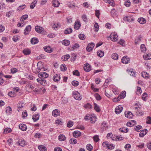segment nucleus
<instances>
[{
    "label": "nucleus",
    "instance_id": "nucleus-1",
    "mask_svg": "<svg viewBox=\"0 0 151 151\" xmlns=\"http://www.w3.org/2000/svg\"><path fill=\"white\" fill-rule=\"evenodd\" d=\"M39 78L37 79V81L40 84L44 85L46 83V81L45 78L48 77V75L45 72H42L38 74Z\"/></svg>",
    "mask_w": 151,
    "mask_h": 151
},
{
    "label": "nucleus",
    "instance_id": "nucleus-2",
    "mask_svg": "<svg viewBox=\"0 0 151 151\" xmlns=\"http://www.w3.org/2000/svg\"><path fill=\"white\" fill-rule=\"evenodd\" d=\"M73 96L74 98L77 100H80L81 99L82 97L80 93L78 91H74L73 92Z\"/></svg>",
    "mask_w": 151,
    "mask_h": 151
},
{
    "label": "nucleus",
    "instance_id": "nucleus-3",
    "mask_svg": "<svg viewBox=\"0 0 151 151\" xmlns=\"http://www.w3.org/2000/svg\"><path fill=\"white\" fill-rule=\"evenodd\" d=\"M110 38L113 41H117L118 40V36L115 33H112L110 35Z\"/></svg>",
    "mask_w": 151,
    "mask_h": 151
},
{
    "label": "nucleus",
    "instance_id": "nucleus-4",
    "mask_svg": "<svg viewBox=\"0 0 151 151\" xmlns=\"http://www.w3.org/2000/svg\"><path fill=\"white\" fill-rule=\"evenodd\" d=\"M95 44L93 43L89 44L86 47V50L88 52L91 51L93 48Z\"/></svg>",
    "mask_w": 151,
    "mask_h": 151
},
{
    "label": "nucleus",
    "instance_id": "nucleus-5",
    "mask_svg": "<svg viewBox=\"0 0 151 151\" xmlns=\"http://www.w3.org/2000/svg\"><path fill=\"white\" fill-rule=\"evenodd\" d=\"M123 107L119 105L117 106L115 109V112L116 114H120L122 111Z\"/></svg>",
    "mask_w": 151,
    "mask_h": 151
},
{
    "label": "nucleus",
    "instance_id": "nucleus-6",
    "mask_svg": "<svg viewBox=\"0 0 151 151\" xmlns=\"http://www.w3.org/2000/svg\"><path fill=\"white\" fill-rule=\"evenodd\" d=\"M31 26L30 25H28L27 26L24 31V34L27 35L29 34V32L31 31Z\"/></svg>",
    "mask_w": 151,
    "mask_h": 151
},
{
    "label": "nucleus",
    "instance_id": "nucleus-7",
    "mask_svg": "<svg viewBox=\"0 0 151 151\" xmlns=\"http://www.w3.org/2000/svg\"><path fill=\"white\" fill-rule=\"evenodd\" d=\"M35 87V85L34 84H31L29 83H28L26 84V87L27 88L29 89V90H32Z\"/></svg>",
    "mask_w": 151,
    "mask_h": 151
},
{
    "label": "nucleus",
    "instance_id": "nucleus-8",
    "mask_svg": "<svg viewBox=\"0 0 151 151\" xmlns=\"http://www.w3.org/2000/svg\"><path fill=\"white\" fill-rule=\"evenodd\" d=\"M91 66L88 64L87 63L84 66V70L86 72L89 71L91 69Z\"/></svg>",
    "mask_w": 151,
    "mask_h": 151
},
{
    "label": "nucleus",
    "instance_id": "nucleus-9",
    "mask_svg": "<svg viewBox=\"0 0 151 151\" xmlns=\"http://www.w3.org/2000/svg\"><path fill=\"white\" fill-rule=\"evenodd\" d=\"M81 26V23L79 21L77 20L75 22L74 25V28L76 29H78Z\"/></svg>",
    "mask_w": 151,
    "mask_h": 151
},
{
    "label": "nucleus",
    "instance_id": "nucleus-10",
    "mask_svg": "<svg viewBox=\"0 0 151 151\" xmlns=\"http://www.w3.org/2000/svg\"><path fill=\"white\" fill-rule=\"evenodd\" d=\"M35 30L38 33H42L44 29L43 28L39 26H36L35 27Z\"/></svg>",
    "mask_w": 151,
    "mask_h": 151
},
{
    "label": "nucleus",
    "instance_id": "nucleus-11",
    "mask_svg": "<svg viewBox=\"0 0 151 151\" xmlns=\"http://www.w3.org/2000/svg\"><path fill=\"white\" fill-rule=\"evenodd\" d=\"M129 60V58L127 56H124L122 59V62L125 64L128 63Z\"/></svg>",
    "mask_w": 151,
    "mask_h": 151
},
{
    "label": "nucleus",
    "instance_id": "nucleus-12",
    "mask_svg": "<svg viewBox=\"0 0 151 151\" xmlns=\"http://www.w3.org/2000/svg\"><path fill=\"white\" fill-rule=\"evenodd\" d=\"M19 128L22 131H26L27 129V127L26 125L23 124H21L19 125Z\"/></svg>",
    "mask_w": 151,
    "mask_h": 151
},
{
    "label": "nucleus",
    "instance_id": "nucleus-13",
    "mask_svg": "<svg viewBox=\"0 0 151 151\" xmlns=\"http://www.w3.org/2000/svg\"><path fill=\"white\" fill-rule=\"evenodd\" d=\"M60 79V76L59 75L56 74L54 75V76L53 78V81L56 82L58 81Z\"/></svg>",
    "mask_w": 151,
    "mask_h": 151
},
{
    "label": "nucleus",
    "instance_id": "nucleus-14",
    "mask_svg": "<svg viewBox=\"0 0 151 151\" xmlns=\"http://www.w3.org/2000/svg\"><path fill=\"white\" fill-rule=\"evenodd\" d=\"M26 141L24 140H23L20 141L19 140L17 142V143L19 145L22 147L24 146L25 145H26Z\"/></svg>",
    "mask_w": 151,
    "mask_h": 151
},
{
    "label": "nucleus",
    "instance_id": "nucleus-15",
    "mask_svg": "<svg viewBox=\"0 0 151 151\" xmlns=\"http://www.w3.org/2000/svg\"><path fill=\"white\" fill-rule=\"evenodd\" d=\"M143 58L146 60H150L151 59V54L150 53L146 54L143 55Z\"/></svg>",
    "mask_w": 151,
    "mask_h": 151
},
{
    "label": "nucleus",
    "instance_id": "nucleus-16",
    "mask_svg": "<svg viewBox=\"0 0 151 151\" xmlns=\"http://www.w3.org/2000/svg\"><path fill=\"white\" fill-rule=\"evenodd\" d=\"M73 135L75 137H77L81 136V133L79 131H76L73 132Z\"/></svg>",
    "mask_w": 151,
    "mask_h": 151
},
{
    "label": "nucleus",
    "instance_id": "nucleus-17",
    "mask_svg": "<svg viewBox=\"0 0 151 151\" xmlns=\"http://www.w3.org/2000/svg\"><path fill=\"white\" fill-rule=\"evenodd\" d=\"M59 111L58 109L53 110L52 112V115L54 116H57L60 114Z\"/></svg>",
    "mask_w": 151,
    "mask_h": 151
},
{
    "label": "nucleus",
    "instance_id": "nucleus-18",
    "mask_svg": "<svg viewBox=\"0 0 151 151\" xmlns=\"http://www.w3.org/2000/svg\"><path fill=\"white\" fill-rule=\"evenodd\" d=\"M147 132V130L146 129H145L140 133L139 136L141 137H143L145 135Z\"/></svg>",
    "mask_w": 151,
    "mask_h": 151
},
{
    "label": "nucleus",
    "instance_id": "nucleus-19",
    "mask_svg": "<svg viewBox=\"0 0 151 151\" xmlns=\"http://www.w3.org/2000/svg\"><path fill=\"white\" fill-rule=\"evenodd\" d=\"M44 49L46 52L48 53H51L52 52L51 48L49 46L45 47Z\"/></svg>",
    "mask_w": 151,
    "mask_h": 151
},
{
    "label": "nucleus",
    "instance_id": "nucleus-20",
    "mask_svg": "<svg viewBox=\"0 0 151 151\" xmlns=\"http://www.w3.org/2000/svg\"><path fill=\"white\" fill-rule=\"evenodd\" d=\"M138 21L141 24H144L146 22L145 19L142 17L139 18L138 20Z\"/></svg>",
    "mask_w": 151,
    "mask_h": 151
},
{
    "label": "nucleus",
    "instance_id": "nucleus-21",
    "mask_svg": "<svg viewBox=\"0 0 151 151\" xmlns=\"http://www.w3.org/2000/svg\"><path fill=\"white\" fill-rule=\"evenodd\" d=\"M39 115L38 114L34 115L32 116V119L34 122L37 121L39 119Z\"/></svg>",
    "mask_w": 151,
    "mask_h": 151
},
{
    "label": "nucleus",
    "instance_id": "nucleus-22",
    "mask_svg": "<svg viewBox=\"0 0 151 151\" xmlns=\"http://www.w3.org/2000/svg\"><path fill=\"white\" fill-rule=\"evenodd\" d=\"M94 109L97 112H99L101 111L99 106L95 103H94Z\"/></svg>",
    "mask_w": 151,
    "mask_h": 151
},
{
    "label": "nucleus",
    "instance_id": "nucleus-23",
    "mask_svg": "<svg viewBox=\"0 0 151 151\" xmlns=\"http://www.w3.org/2000/svg\"><path fill=\"white\" fill-rule=\"evenodd\" d=\"M52 4L55 7H58L60 4V3L58 0H54L52 1Z\"/></svg>",
    "mask_w": 151,
    "mask_h": 151
},
{
    "label": "nucleus",
    "instance_id": "nucleus-24",
    "mask_svg": "<svg viewBox=\"0 0 151 151\" xmlns=\"http://www.w3.org/2000/svg\"><path fill=\"white\" fill-rule=\"evenodd\" d=\"M125 116L128 118H132L133 117V115L132 113L131 112H127L126 114H125Z\"/></svg>",
    "mask_w": 151,
    "mask_h": 151
},
{
    "label": "nucleus",
    "instance_id": "nucleus-25",
    "mask_svg": "<svg viewBox=\"0 0 151 151\" xmlns=\"http://www.w3.org/2000/svg\"><path fill=\"white\" fill-rule=\"evenodd\" d=\"M38 40L37 38H33L31 40V42L33 44H35L38 42Z\"/></svg>",
    "mask_w": 151,
    "mask_h": 151
},
{
    "label": "nucleus",
    "instance_id": "nucleus-26",
    "mask_svg": "<svg viewBox=\"0 0 151 151\" xmlns=\"http://www.w3.org/2000/svg\"><path fill=\"white\" fill-rule=\"evenodd\" d=\"M96 119L95 116H91L90 120V121L92 123H94L96 121Z\"/></svg>",
    "mask_w": 151,
    "mask_h": 151
},
{
    "label": "nucleus",
    "instance_id": "nucleus-27",
    "mask_svg": "<svg viewBox=\"0 0 151 151\" xmlns=\"http://www.w3.org/2000/svg\"><path fill=\"white\" fill-rule=\"evenodd\" d=\"M58 139L60 141H63L65 139V137L64 135L61 134L59 136Z\"/></svg>",
    "mask_w": 151,
    "mask_h": 151
},
{
    "label": "nucleus",
    "instance_id": "nucleus-28",
    "mask_svg": "<svg viewBox=\"0 0 151 151\" xmlns=\"http://www.w3.org/2000/svg\"><path fill=\"white\" fill-rule=\"evenodd\" d=\"M84 107L87 109H92V106L91 104L87 103L84 106Z\"/></svg>",
    "mask_w": 151,
    "mask_h": 151
},
{
    "label": "nucleus",
    "instance_id": "nucleus-29",
    "mask_svg": "<svg viewBox=\"0 0 151 151\" xmlns=\"http://www.w3.org/2000/svg\"><path fill=\"white\" fill-rule=\"evenodd\" d=\"M62 43L65 45L68 46L70 44V41L68 40H64L62 41Z\"/></svg>",
    "mask_w": 151,
    "mask_h": 151
},
{
    "label": "nucleus",
    "instance_id": "nucleus-30",
    "mask_svg": "<svg viewBox=\"0 0 151 151\" xmlns=\"http://www.w3.org/2000/svg\"><path fill=\"white\" fill-rule=\"evenodd\" d=\"M37 2V1L35 0L33 2H32L31 4L30 5V7L31 9H32L34 8V7L35 6Z\"/></svg>",
    "mask_w": 151,
    "mask_h": 151
},
{
    "label": "nucleus",
    "instance_id": "nucleus-31",
    "mask_svg": "<svg viewBox=\"0 0 151 151\" xmlns=\"http://www.w3.org/2000/svg\"><path fill=\"white\" fill-rule=\"evenodd\" d=\"M38 148L39 150L41 151H45L46 150V147L42 145L39 146Z\"/></svg>",
    "mask_w": 151,
    "mask_h": 151
},
{
    "label": "nucleus",
    "instance_id": "nucleus-32",
    "mask_svg": "<svg viewBox=\"0 0 151 151\" xmlns=\"http://www.w3.org/2000/svg\"><path fill=\"white\" fill-rule=\"evenodd\" d=\"M119 130L122 132H128L129 129L127 128H125L123 127L119 129Z\"/></svg>",
    "mask_w": 151,
    "mask_h": 151
},
{
    "label": "nucleus",
    "instance_id": "nucleus-33",
    "mask_svg": "<svg viewBox=\"0 0 151 151\" xmlns=\"http://www.w3.org/2000/svg\"><path fill=\"white\" fill-rule=\"evenodd\" d=\"M23 52L25 55H28L31 53V51L29 49H25L23 50Z\"/></svg>",
    "mask_w": 151,
    "mask_h": 151
},
{
    "label": "nucleus",
    "instance_id": "nucleus-34",
    "mask_svg": "<svg viewBox=\"0 0 151 151\" xmlns=\"http://www.w3.org/2000/svg\"><path fill=\"white\" fill-rule=\"evenodd\" d=\"M134 129L137 132L141 131L142 129V127L140 125L137 126L134 128Z\"/></svg>",
    "mask_w": 151,
    "mask_h": 151
},
{
    "label": "nucleus",
    "instance_id": "nucleus-35",
    "mask_svg": "<svg viewBox=\"0 0 151 151\" xmlns=\"http://www.w3.org/2000/svg\"><path fill=\"white\" fill-rule=\"evenodd\" d=\"M116 10L114 9H113L111 10V15L113 17H114L116 16Z\"/></svg>",
    "mask_w": 151,
    "mask_h": 151
},
{
    "label": "nucleus",
    "instance_id": "nucleus-36",
    "mask_svg": "<svg viewBox=\"0 0 151 151\" xmlns=\"http://www.w3.org/2000/svg\"><path fill=\"white\" fill-rule=\"evenodd\" d=\"M127 71L128 72V73L130 74L131 76L135 77V73L134 72H133L132 69H130L129 70V71L128 70V69H127Z\"/></svg>",
    "mask_w": 151,
    "mask_h": 151
},
{
    "label": "nucleus",
    "instance_id": "nucleus-37",
    "mask_svg": "<svg viewBox=\"0 0 151 151\" xmlns=\"http://www.w3.org/2000/svg\"><path fill=\"white\" fill-rule=\"evenodd\" d=\"M94 29L96 32H97L99 30V26L97 23H96L94 25Z\"/></svg>",
    "mask_w": 151,
    "mask_h": 151
},
{
    "label": "nucleus",
    "instance_id": "nucleus-38",
    "mask_svg": "<svg viewBox=\"0 0 151 151\" xmlns=\"http://www.w3.org/2000/svg\"><path fill=\"white\" fill-rule=\"evenodd\" d=\"M111 58L114 60H116L118 59V55L116 53L113 54L111 55Z\"/></svg>",
    "mask_w": 151,
    "mask_h": 151
},
{
    "label": "nucleus",
    "instance_id": "nucleus-39",
    "mask_svg": "<svg viewBox=\"0 0 151 151\" xmlns=\"http://www.w3.org/2000/svg\"><path fill=\"white\" fill-rule=\"evenodd\" d=\"M97 55L99 57H101L104 55V52L101 51H99L97 52Z\"/></svg>",
    "mask_w": 151,
    "mask_h": 151
},
{
    "label": "nucleus",
    "instance_id": "nucleus-40",
    "mask_svg": "<svg viewBox=\"0 0 151 151\" xmlns=\"http://www.w3.org/2000/svg\"><path fill=\"white\" fill-rule=\"evenodd\" d=\"M72 30L71 28L67 29L64 31V33L65 34H69L72 32Z\"/></svg>",
    "mask_w": 151,
    "mask_h": 151
},
{
    "label": "nucleus",
    "instance_id": "nucleus-41",
    "mask_svg": "<svg viewBox=\"0 0 151 151\" xmlns=\"http://www.w3.org/2000/svg\"><path fill=\"white\" fill-rule=\"evenodd\" d=\"M69 142L71 144H74L76 143L77 140L75 139H70Z\"/></svg>",
    "mask_w": 151,
    "mask_h": 151
},
{
    "label": "nucleus",
    "instance_id": "nucleus-42",
    "mask_svg": "<svg viewBox=\"0 0 151 151\" xmlns=\"http://www.w3.org/2000/svg\"><path fill=\"white\" fill-rule=\"evenodd\" d=\"M60 69L61 70L65 71L67 69V67L65 65H62L60 66Z\"/></svg>",
    "mask_w": 151,
    "mask_h": 151
},
{
    "label": "nucleus",
    "instance_id": "nucleus-43",
    "mask_svg": "<svg viewBox=\"0 0 151 151\" xmlns=\"http://www.w3.org/2000/svg\"><path fill=\"white\" fill-rule=\"evenodd\" d=\"M70 58V56L69 55L67 54L62 57V59H63V60L65 61H66L68 60V59H69Z\"/></svg>",
    "mask_w": 151,
    "mask_h": 151
},
{
    "label": "nucleus",
    "instance_id": "nucleus-44",
    "mask_svg": "<svg viewBox=\"0 0 151 151\" xmlns=\"http://www.w3.org/2000/svg\"><path fill=\"white\" fill-rule=\"evenodd\" d=\"M26 7V5L25 4H23L22 5L19 6L17 8V10L19 11L23 10Z\"/></svg>",
    "mask_w": 151,
    "mask_h": 151
},
{
    "label": "nucleus",
    "instance_id": "nucleus-45",
    "mask_svg": "<svg viewBox=\"0 0 151 151\" xmlns=\"http://www.w3.org/2000/svg\"><path fill=\"white\" fill-rule=\"evenodd\" d=\"M141 51L144 52L146 50V48L145 45L144 44H142L140 47Z\"/></svg>",
    "mask_w": 151,
    "mask_h": 151
},
{
    "label": "nucleus",
    "instance_id": "nucleus-46",
    "mask_svg": "<svg viewBox=\"0 0 151 151\" xmlns=\"http://www.w3.org/2000/svg\"><path fill=\"white\" fill-rule=\"evenodd\" d=\"M12 131L11 129L9 128H5L4 131V133H9L10 132H11Z\"/></svg>",
    "mask_w": 151,
    "mask_h": 151
},
{
    "label": "nucleus",
    "instance_id": "nucleus-47",
    "mask_svg": "<svg viewBox=\"0 0 151 151\" xmlns=\"http://www.w3.org/2000/svg\"><path fill=\"white\" fill-rule=\"evenodd\" d=\"M142 92V91L141 88L139 87H137V91L136 92V93L137 95H139Z\"/></svg>",
    "mask_w": 151,
    "mask_h": 151
},
{
    "label": "nucleus",
    "instance_id": "nucleus-48",
    "mask_svg": "<svg viewBox=\"0 0 151 151\" xmlns=\"http://www.w3.org/2000/svg\"><path fill=\"white\" fill-rule=\"evenodd\" d=\"M28 17V16L27 14H25L22 16L20 20L21 21H22L26 19Z\"/></svg>",
    "mask_w": 151,
    "mask_h": 151
},
{
    "label": "nucleus",
    "instance_id": "nucleus-49",
    "mask_svg": "<svg viewBox=\"0 0 151 151\" xmlns=\"http://www.w3.org/2000/svg\"><path fill=\"white\" fill-rule=\"evenodd\" d=\"M147 96V94L146 93H144L142 95V99L145 101H146V98Z\"/></svg>",
    "mask_w": 151,
    "mask_h": 151
},
{
    "label": "nucleus",
    "instance_id": "nucleus-50",
    "mask_svg": "<svg viewBox=\"0 0 151 151\" xmlns=\"http://www.w3.org/2000/svg\"><path fill=\"white\" fill-rule=\"evenodd\" d=\"M86 148L88 150L91 151L93 149V147L90 144H88L86 146Z\"/></svg>",
    "mask_w": 151,
    "mask_h": 151
},
{
    "label": "nucleus",
    "instance_id": "nucleus-51",
    "mask_svg": "<svg viewBox=\"0 0 151 151\" xmlns=\"http://www.w3.org/2000/svg\"><path fill=\"white\" fill-rule=\"evenodd\" d=\"M72 84L75 86H77L78 85L79 83L77 81H74L72 82Z\"/></svg>",
    "mask_w": 151,
    "mask_h": 151
},
{
    "label": "nucleus",
    "instance_id": "nucleus-52",
    "mask_svg": "<svg viewBox=\"0 0 151 151\" xmlns=\"http://www.w3.org/2000/svg\"><path fill=\"white\" fill-rule=\"evenodd\" d=\"M79 38L82 40H84L85 39V36L83 34H80L78 36Z\"/></svg>",
    "mask_w": 151,
    "mask_h": 151
},
{
    "label": "nucleus",
    "instance_id": "nucleus-53",
    "mask_svg": "<svg viewBox=\"0 0 151 151\" xmlns=\"http://www.w3.org/2000/svg\"><path fill=\"white\" fill-rule=\"evenodd\" d=\"M124 19L126 20L128 22H131L134 20V19L132 18H131L130 17H126L124 18Z\"/></svg>",
    "mask_w": 151,
    "mask_h": 151
},
{
    "label": "nucleus",
    "instance_id": "nucleus-54",
    "mask_svg": "<svg viewBox=\"0 0 151 151\" xmlns=\"http://www.w3.org/2000/svg\"><path fill=\"white\" fill-rule=\"evenodd\" d=\"M73 122L70 121L67 124V126L68 127H70L73 126Z\"/></svg>",
    "mask_w": 151,
    "mask_h": 151
},
{
    "label": "nucleus",
    "instance_id": "nucleus-55",
    "mask_svg": "<svg viewBox=\"0 0 151 151\" xmlns=\"http://www.w3.org/2000/svg\"><path fill=\"white\" fill-rule=\"evenodd\" d=\"M73 75L79 76H80V73L77 70H75L73 72Z\"/></svg>",
    "mask_w": 151,
    "mask_h": 151
},
{
    "label": "nucleus",
    "instance_id": "nucleus-56",
    "mask_svg": "<svg viewBox=\"0 0 151 151\" xmlns=\"http://www.w3.org/2000/svg\"><path fill=\"white\" fill-rule=\"evenodd\" d=\"M45 56L43 54H41L37 57V59L38 60L41 59H45Z\"/></svg>",
    "mask_w": 151,
    "mask_h": 151
},
{
    "label": "nucleus",
    "instance_id": "nucleus-57",
    "mask_svg": "<svg viewBox=\"0 0 151 151\" xmlns=\"http://www.w3.org/2000/svg\"><path fill=\"white\" fill-rule=\"evenodd\" d=\"M116 140H119V141H121L122 140H123L124 139V138L120 136H117L116 137V138H115V139Z\"/></svg>",
    "mask_w": 151,
    "mask_h": 151
},
{
    "label": "nucleus",
    "instance_id": "nucleus-58",
    "mask_svg": "<svg viewBox=\"0 0 151 151\" xmlns=\"http://www.w3.org/2000/svg\"><path fill=\"white\" fill-rule=\"evenodd\" d=\"M142 76L144 78H148L149 77V75L147 74L146 72H144L143 73H142Z\"/></svg>",
    "mask_w": 151,
    "mask_h": 151
},
{
    "label": "nucleus",
    "instance_id": "nucleus-59",
    "mask_svg": "<svg viewBox=\"0 0 151 151\" xmlns=\"http://www.w3.org/2000/svg\"><path fill=\"white\" fill-rule=\"evenodd\" d=\"M93 139L94 141L97 142L99 140V137L98 135H95L93 137Z\"/></svg>",
    "mask_w": 151,
    "mask_h": 151
},
{
    "label": "nucleus",
    "instance_id": "nucleus-60",
    "mask_svg": "<svg viewBox=\"0 0 151 151\" xmlns=\"http://www.w3.org/2000/svg\"><path fill=\"white\" fill-rule=\"evenodd\" d=\"M147 121H146V123L148 124H151V118L149 116L147 117Z\"/></svg>",
    "mask_w": 151,
    "mask_h": 151
},
{
    "label": "nucleus",
    "instance_id": "nucleus-61",
    "mask_svg": "<svg viewBox=\"0 0 151 151\" xmlns=\"http://www.w3.org/2000/svg\"><path fill=\"white\" fill-rule=\"evenodd\" d=\"M60 24L59 23L55 24L53 25V28L54 29L56 30L57 28H58L59 27H60Z\"/></svg>",
    "mask_w": 151,
    "mask_h": 151
},
{
    "label": "nucleus",
    "instance_id": "nucleus-62",
    "mask_svg": "<svg viewBox=\"0 0 151 151\" xmlns=\"http://www.w3.org/2000/svg\"><path fill=\"white\" fill-rule=\"evenodd\" d=\"M95 96L97 100H101V97L97 93H96L95 94Z\"/></svg>",
    "mask_w": 151,
    "mask_h": 151
},
{
    "label": "nucleus",
    "instance_id": "nucleus-63",
    "mask_svg": "<svg viewBox=\"0 0 151 151\" xmlns=\"http://www.w3.org/2000/svg\"><path fill=\"white\" fill-rule=\"evenodd\" d=\"M109 144V142H105L103 143L102 145L104 147H108V146Z\"/></svg>",
    "mask_w": 151,
    "mask_h": 151
},
{
    "label": "nucleus",
    "instance_id": "nucleus-64",
    "mask_svg": "<svg viewBox=\"0 0 151 151\" xmlns=\"http://www.w3.org/2000/svg\"><path fill=\"white\" fill-rule=\"evenodd\" d=\"M90 115L88 114L85 116L84 119L86 121H88L90 119Z\"/></svg>",
    "mask_w": 151,
    "mask_h": 151
}]
</instances>
